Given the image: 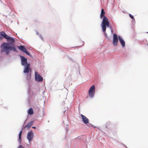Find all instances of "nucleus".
Wrapping results in <instances>:
<instances>
[{"instance_id": "nucleus-21", "label": "nucleus", "mask_w": 148, "mask_h": 148, "mask_svg": "<svg viewBox=\"0 0 148 148\" xmlns=\"http://www.w3.org/2000/svg\"><path fill=\"white\" fill-rule=\"evenodd\" d=\"M31 126L29 124V123H28L25 125V127L27 128V129L28 130L29 129L30 127Z\"/></svg>"}, {"instance_id": "nucleus-30", "label": "nucleus", "mask_w": 148, "mask_h": 148, "mask_svg": "<svg viewBox=\"0 0 148 148\" xmlns=\"http://www.w3.org/2000/svg\"><path fill=\"white\" fill-rule=\"evenodd\" d=\"M26 127H25V126H24V125H23V126H22V129L21 130H22L23 131V130Z\"/></svg>"}, {"instance_id": "nucleus-27", "label": "nucleus", "mask_w": 148, "mask_h": 148, "mask_svg": "<svg viewBox=\"0 0 148 148\" xmlns=\"http://www.w3.org/2000/svg\"><path fill=\"white\" fill-rule=\"evenodd\" d=\"M110 31H111V33L112 34L113 33H114L113 32V29H112V27L111 28H110Z\"/></svg>"}, {"instance_id": "nucleus-31", "label": "nucleus", "mask_w": 148, "mask_h": 148, "mask_svg": "<svg viewBox=\"0 0 148 148\" xmlns=\"http://www.w3.org/2000/svg\"><path fill=\"white\" fill-rule=\"evenodd\" d=\"M36 34H37V35H39V34L38 33V32L37 31H36Z\"/></svg>"}, {"instance_id": "nucleus-38", "label": "nucleus", "mask_w": 148, "mask_h": 148, "mask_svg": "<svg viewBox=\"0 0 148 148\" xmlns=\"http://www.w3.org/2000/svg\"><path fill=\"white\" fill-rule=\"evenodd\" d=\"M45 101L44 102V103H45Z\"/></svg>"}, {"instance_id": "nucleus-39", "label": "nucleus", "mask_w": 148, "mask_h": 148, "mask_svg": "<svg viewBox=\"0 0 148 148\" xmlns=\"http://www.w3.org/2000/svg\"><path fill=\"white\" fill-rule=\"evenodd\" d=\"M29 145H29V144H28V146H29Z\"/></svg>"}, {"instance_id": "nucleus-8", "label": "nucleus", "mask_w": 148, "mask_h": 148, "mask_svg": "<svg viewBox=\"0 0 148 148\" xmlns=\"http://www.w3.org/2000/svg\"><path fill=\"white\" fill-rule=\"evenodd\" d=\"M21 60V65L24 66L28 65V64H30L27 62V59L22 55L20 56Z\"/></svg>"}, {"instance_id": "nucleus-10", "label": "nucleus", "mask_w": 148, "mask_h": 148, "mask_svg": "<svg viewBox=\"0 0 148 148\" xmlns=\"http://www.w3.org/2000/svg\"><path fill=\"white\" fill-rule=\"evenodd\" d=\"M118 36L116 33H114L113 34L112 44L114 46H116L118 43Z\"/></svg>"}, {"instance_id": "nucleus-37", "label": "nucleus", "mask_w": 148, "mask_h": 148, "mask_svg": "<svg viewBox=\"0 0 148 148\" xmlns=\"http://www.w3.org/2000/svg\"><path fill=\"white\" fill-rule=\"evenodd\" d=\"M97 129H99V127H97Z\"/></svg>"}, {"instance_id": "nucleus-29", "label": "nucleus", "mask_w": 148, "mask_h": 148, "mask_svg": "<svg viewBox=\"0 0 148 148\" xmlns=\"http://www.w3.org/2000/svg\"><path fill=\"white\" fill-rule=\"evenodd\" d=\"M120 144L123 146V147H125V146H126V145L123 143H120Z\"/></svg>"}, {"instance_id": "nucleus-19", "label": "nucleus", "mask_w": 148, "mask_h": 148, "mask_svg": "<svg viewBox=\"0 0 148 148\" xmlns=\"http://www.w3.org/2000/svg\"><path fill=\"white\" fill-rule=\"evenodd\" d=\"M105 13V11H104V10L103 9H102L101 11V13L100 14V18H101L103 17V16H105L104 15V14Z\"/></svg>"}, {"instance_id": "nucleus-23", "label": "nucleus", "mask_w": 148, "mask_h": 148, "mask_svg": "<svg viewBox=\"0 0 148 148\" xmlns=\"http://www.w3.org/2000/svg\"><path fill=\"white\" fill-rule=\"evenodd\" d=\"M66 134H67L68 132L69 131V129L68 127H66Z\"/></svg>"}, {"instance_id": "nucleus-20", "label": "nucleus", "mask_w": 148, "mask_h": 148, "mask_svg": "<svg viewBox=\"0 0 148 148\" xmlns=\"http://www.w3.org/2000/svg\"><path fill=\"white\" fill-rule=\"evenodd\" d=\"M141 44L146 45H147L148 46V43L147 42V40L146 39H144L142 41Z\"/></svg>"}, {"instance_id": "nucleus-1", "label": "nucleus", "mask_w": 148, "mask_h": 148, "mask_svg": "<svg viewBox=\"0 0 148 148\" xmlns=\"http://www.w3.org/2000/svg\"><path fill=\"white\" fill-rule=\"evenodd\" d=\"M0 47V53L1 54L5 52L8 56L9 55L10 51L18 52L15 44L11 42H3L1 44Z\"/></svg>"}, {"instance_id": "nucleus-26", "label": "nucleus", "mask_w": 148, "mask_h": 148, "mask_svg": "<svg viewBox=\"0 0 148 148\" xmlns=\"http://www.w3.org/2000/svg\"><path fill=\"white\" fill-rule=\"evenodd\" d=\"M39 37L42 40H43V38L41 34H40L39 35Z\"/></svg>"}, {"instance_id": "nucleus-12", "label": "nucleus", "mask_w": 148, "mask_h": 148, "mask_svg": "<svg viewBox=\"0 0 148 148\" xmlns=\"http://www.w3.org/2000/svg\"><path fill=\"white\" fill-rule=\"evenodd\" d=\"M22 139L23 137L22 136L18 135V138L17 139V141L19 145L17 148H25L22 145Z\"/></svg>"}, {"instance_id": "nucleus-14", "label": "nucleus", "mask_w": 148, "mask_h": 148, "mask_svg": "<svg viewBox=\"0 0 148 148\" xmlns=\"http://www.w3.org/2000/svg\"><path fill=\"white\" fill-rule=\"evenodd\" d=\"M7 41H8V42H11L13 44H14L15 42V38H14L10 37L8 35L6 38Z\"/></svg>"}, {"instance_id": "nucleus-28", "label": "nucleus", "mask_w": 148, "mask_h": 148, "mask_svg": "<svg viewBox=\"0 0 148 148\" xmlns=\"http://www.w3.org/2000/svg\"><path fill=\"white\" fill-rule=\"evenodd\" d=\"M133 20L132 21L133 22V23H135V18H134V19H132Z\"/></svg>"}, {"instance_id": "nucleus-22", "label": "nucleus", "mask_w": 148, "mask_h": 148, "mask_svg": "<svg viewBox=\"0 0 148 148\" xmlns=\"http://www.w3.org/2000/svg\"><path fill=\"white\" fill-rule=\"evenodd\" d=\"M129 17L132 19H133L134 18V16L131 14H129Z\"/></svg>"}, {"instance_id": "nucleus-33", "label": "nucleus", "mask_w": 148, "mask_h": 148, "mask_svg": "<svg viewBox=\"0 0 148 148\" xmlns=\"http://www.w3.org/2000/svg\"><path fill=\"white\" fill-rule=\"evenodd\" d=\"M67 134H66V135H65V139H66L67 138Z\"/></svg>"}, {"instance_id": "nucleus-25", "label": "nucleus", "mask_w": 148, "mask_h": 148, "mask_svg": "<svg viewBox=\"0 0 148 148\" xmlns=\"http://www.w3.org/2000/svg\"><path fill=\"white\" fill-rule=\"evenodd\" d=\"M23 131L22 130H21L20 132H19L18 135L19 136H22V133Z\"/></svg>"}, {"instance_id": "nucleus-9", "label": "nucleus", "mask_w": 148, "mask_h": 148, "mask_svg": "<svg viewBox=\"0 0 148 148\" xmlns=\"http://www.w3.org/2000/svg\"><path fill=\"white\" fill-rule=\"evenodd\" d=\"M34 137V133L32 130L28 132L27 136V138L28 141L29 145H30V142L32 141Z\"/></svg>"}, {"instance_id": "nucleus-18", "label": "nucleus", "mask_w": 148, "mask_h": 148, "mask_svg": "<svg viewBox=\"0 0 148 148\" xmlns=\"http://www.w3.org/2000/svg\"><path fill=\"white\" fill-rule=\"evenodd\" d=\"M102 32L103 33L104 36L106 38H109L107 34L106 33V30L105 29L104 27H103V29H102Z\"/></svg>"}, {"instance_id": "nucleus-32", "label": "nucleus", "mask_w": 148, "mask_h": 148, "mask_svg": "<svg viewBox=\"0 0 148 148\" xmlns=\"http://www.w3.org/2000/svg\"><path fill=\"white\" fill-rule=\"evenodd\" d=\"M32 128L33 129H36V127L35 126H32Z\"/></svg>"}, {"instance_id": "nucleus-7", "label": "nucleus", "mask_w": 148, "mask_h": 148, "mask_svg": "<svg viewBox=\"0 0 148 148\" xmlns=\"http://www.w3.org/2000/svg\"><path fill=\"white\" fill-rule=\"evenodd\" d=\"M18 48L21 52L25 53L30 57L32 58L33 57L32 55L29 53V52L27 51V49L23 45H21L19 46H18Z\"/></svg>"}, {"instance_id": "nucleus-36", "label": "nucleus", "mask_w": 148, "mask_h": 148, "mask_svg": "<svg viewBox=\"0 0 148 148\" xmlns=\"http://www.w3.org/2000/svg\"><path fill=\"white\" fill-rule=\"evenodd\" d=\"M0 146H1V147L0 148H1V147H2V146L1 145H0Z\"/></svg>"}, {"instance_id": "nucleus-6", "label": "nucleus", "mask_w": 148, "mask_h": 148, "mask_svg": "<svg viewBox=\"0 0 148 148\" xmlns=\"http://www.w3.org/2000/svg\"><path fill=\"white\" fill-rule=\"evenodd\" d=\"M80 115L82 117V121L84 124L85 125H87L88 124V125L91 127H93L94 128H96V126L93 125L92 124L89 123V119L85 116L82 114H81Z\"/></svg>"}, {"instance_id": "nucleus-17", "label": "nucleus", "mask_w": 148, "mask_h": 148, "mask_svg": "<svg viewBox=\"0 0 148 148\" xmlns=\"http://www.w3.org/2000/svg\"><path fill=\"white\" fill-rule=\"evenodd\" d=\"M28 115H32L34 113L33 110L32 108H31L27 110Z\"/></svg>"}, {"instance_id": "nucleus-24", "label": "nucleus", "mask_w": 148, "mask_h": 148, "mask_svg": "<svg viewBox=\"0 0 148 148\" xmlns=\"http://www.w3.org/2000/svg\"><path fill=\"white\" fill-rule=\"evenodd\" d=\"M33 123H34V121H32L30 122L29 123L31 126L33 125Z\"/></svg>"}, {"instance_id": "nucleus-15", "label": "nucleus", "mask_w": 148, "mask_h": 148, "mask_svg": "<svg viewBox=\"0 0 148 148\" xmlns=\"http://www.w3.org/2000/svg\"><path fill=\"white\" fill-rule=\"evenodd\" d=\"M8 35L3 31H1L0 32V40L3 39V38H6Z\"/></svg>"}, {"instance_id": "nucleus-34", "label": "nucleus", "mask_w": 148, "mask_h": 148, "mask_svg": "<svg viewBox=\"0 0 148 148\" xmlns=\"http://www.w3.org/2000/svg\"><path fill=\"white\" fill-rule=\"evenodd\" d=\"M27 121V119H26V120L25 121V122H24V124H25V123Z\"/></svg>"}, {"instance_id": "nucleus-40", "label": "nucleus", "mask_w": 148, "mask_h": 148, "mask_svg": "<svg viewBox=\"0 0 148 148\" xmlns=\"http://www.w3.org/2000/svg\"><path fill=\"white\" fill-rule=\"evenodd\" d=\"M147 33H148V32H147Z\"/></svg>"}, {"instance_id": "nucleus-4", "label": "nucleus", "mask_w": 148, "mask_h": 148, "mask_svg": "<svg viewBox=\"0 0 148 148\" xmlns=\"http://www.w3.org/2000/svg\"><path fill=\"white\" fill-rule=\"evenodd\" d=\"M34 93L32 91L30 90V87L29 86L27 91V102L29 104H30L31 102L34 100Z\"/></svg>"}, {"instance_id": "nucleus-2", "label": "nucleus", "mask_w": 148, "mask_h": 148, "mask_svg": "<svg viewBox=\"0 0 148 148\" xmlns=\"http://www.w3.org/2000/svg\"><path fill=\"white\" fill-rule=\"evenodd\" d=\"M30 64L24 66L23 73L26 75V78L28 81V83L29 82L31 78V74L32 73V69L30 68Z\"/></svg>"}, {"instance_id": "nucleus-13", "label": "nucleus", "mask_w": 148, "mask_h": 148, "mask_svg": "<svg viewBox=\"0 0 148 148\" xmlns=\"http://www.w3.org/2000/svg\"><path fill=\"white\" fill-rule=\"evenodd\" d=\"M118 40L123 48L125 46V42L122 37L120 35H118Z\"/></svg>"}, {"instance_id": "nucleus-3", "label": "nucleus", "mask_w": 148, "mask_h": 148, "mask_svg": "<svg viewBox=\"0 0 148 148\" xmlns=\"http://www.w3.org/2000/svg\"><path fill=\"white\" fill-rule=\"evenodd\" d=\"M101 26V29H103V27H104L106 30L107 27L109 28L110 29L112 27L109 21L108 18L106 16H103Z\"/></svg>"}, {"instance_id": "nucleus-16", "label": "nucleus", "mask_w": 148, "mask_h": 148, "mask_svg": "<svg viewBox=\"0 0 148 148\" xmlns=\"http://www.w3.org/2000/svg\"><path fill=\"white\" fill-rule=\"evenodd\" d=\"M111 123L109 121L107 122L106 124V125L104 127L105 130H107L108 129H110V126Z\"/></svg>"}, {"instance_id": "nucleus-35", "label": "nucleus", "mask_w": 148, "mask_h": 148, "mask_svg": "<svg viewBox=\"0 0 148 148\" xmlns=\"http://www.w3.org/2000/svg\"><path fill=\"white\" fill-rule=\"evenodd\" d=\"M125 147L126 148H128L126 146H125Z\"/></svg>"}, {"instance_id": "nucleus-11", "label": "nucleus", "mask_w": 148, "mask_h": 148, "mask_svg": "<svg viewBox=\"0 0 148 148\" xmlns=\"http://www.w3.org/2000/svg\"><path fill=\"white\" fill-rule=\"evenodd\" d=\"M35 79L37 82H42L43 80V77L37 72H35Z\"/></svg>"}, {"instance_id": "nucleus-5", "label": "nucleus", "mask_w": 148, "mask_h": 148, "mask_svg": "<svg viewBox=\"0 0 148 148\" xmlns=\"http://www.w3.org/2000/svg\"><path fill=\"white\" fill-rule=\"evenodd\" d=\"M95 86L94 85H92L88 90V95L90 98L94 97L95 92Z\"/></svg>"}]
</instances>
